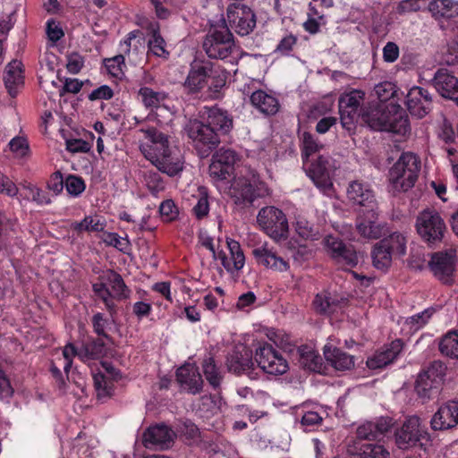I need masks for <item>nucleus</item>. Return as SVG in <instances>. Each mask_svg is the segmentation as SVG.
Masks as SVG:
<instances>
[{
  "mask_svg": "<svg viewBox=\"0 0 458 458\" xmlns=\"http://www.w3.org/2000/svg\"><path fill=\"white\" fill-rule=\"evenodd\" d=\"M347 199L353 207H359L356 228L360 236L367 239H378L383 226L378 220V202L376 193L369 182L352 181L347 188Z\"/></svg>",
  "mask_w": 458,
  "mask_h": 458,
  "instance_id": "obj_1",
  "label": "nucleus"
},
{
  "mask_svg": "<svg viewBox=\"0 0 458 458\" xmlns=\"http://www.w3.org/2000/svg\"><path fill=\"white\" fill-rule=\"evenodd\" d=\"M233 126V116L228 111L213 106L204 107L200 120H191L185 131L193 141L207 147L208 150H212L220 143V137L228 134Z\"/></svg>",
  "mask_w": 458,
  "mask_h": 458,
  "instance_id": "obj_2",
  "label": "nucleus"
},
{
  "mask_svg": "<svg viewBox=\"0 0 458 458\" xmlns=\"http://www.w3.org/2000/svg\"><path fill=\"white\" fill-rule=\"evenodd\" d=\"M369 125L377 131H385L405 135L410 131V123L405 111L396 102L378 104L371 108L367 115Z\"/></svg>",
  "mask_w": 458,
  "mask_h": 458,
  "instance_id": "obj_3",
  "label": "nucleus"
},
{
  "mask_svg": "<svg viewBox=\"0 0 458 458\" xmlns=\"http://www.w3.org/2000/svg\"><path fill=\"white\" fill-rule=\"evenodd\" d=\"M415 228L420 240L431 249L439 247L448 233L442 215L437 209L430 208L418 214Z\"/></svg>",
  "mask_w": 458,
  "mask_h": 458,
  "instance_id": "obj_4",
  "label": "nucleus"
},
{
  "mask_svg": "<svg viewBox=\"0 0 458 458\" xmlns=\"http://www.w3.org/2000/svg\"><path fill=\"white\" fill-rule=\"evenodd\" d=\"M421 169L420 157L411 151L403 152L389 170V181L399 191H408L415 186Z\"/></svg>",
  "mask_w": 458,
  "mask_h": 458,
  "instance_id": "obj_5",
  "label": "nucleus"
},
{
  "mask_svg": "<svg viewBox=\"0 0 458 458\" xmlns=\"http://www.w3.org/2000/svg\"><path fill=\"white\" fill-rule=\"evenodd\" d=\"M396 446L403 451L414 450L426 453L431 443V437L425 426L420 424L417 416L407 418L402 426L395 429Z\"/></svg>",
  "mask_w": 458,
  "mask_h": 458,
  "instance_id": "obj_6",
  "label": "nucleus"
},
{
  "mask_svg": "<svg viewBox=\"0 0 458 458\" xmlns=\"http://www.w3.org/2000/svg\"><path fill=\"white\" fill-rule=\"evenodd\" d=\"M202 47L207 55L212 59L224 60L231 55L235 47L234 37L224 18L210 24Z\"/></svg>",
  "mask_w": 458,
  "mask_h": 458,
  "instance_id": "obj_7",
  "label": "nucleus"
},
{
  "mask_svg": "<svg viewBox=\"0 0 458 458\" xmlns=\"http://www.w3.org/2000/svg\"><path fill=\"white\" fill-rule=\"evenodd\" d=\"M230 191L235 204L243 207H250L256 199L270 195L267 184L257 174H253L251 178H234Z\"/></svg>",
  "mask_w": 458,
  "mask_h": 458,
  "instance_id": "obj_8",
  "label": "nucleus"
},
{
  "mask_svg": "<svg viewBox=\"0 0 458 458\" xmlns=\"http://www.w3.org/2000/svg\"><path fill=\"white\" fill-rule=\"evenodd\" d=\"M447 367L442 360L432 361L422 369L415 382V392L424 402L436 398L441 392Z\"/></svg>",
  "mask_w": 458,
  "mask_h": 458,
  "instance_id": "obj_9",
  "label": "nucleus"
},
{
  "mask_svg": "<svg viewBox=\"0 0 458 458\" xmlns=\"http://www.w3.org/2000/svg\"><path fill=\"white\" fill-rule=\"evenodd\" d=\"M254 360L260 369L267 374L278 376L286 373L289 369L288 362L281 352L267 342L259 343Z\"/></svg>",
  "mask_w": 458,
  "mask_h": 458,
  "instance_id": "obj_10",
  "label": "nucleus"
},
{
  "mask_svg": "<svg viewBox=\"0 0 458 458\" xmlns=\"http://www.w3.org/2000/svg\"><path fill=\"white\" fill-rule=\"evenodd\" d=\"M262 230L272 239L280 241L288 236V221L285 214L274 206L262 208L257 216Z\"/></svg>",
  "mask_w": 458,
  "mask_h": 458,
  "instance_id": "obj_11",
  "label": "nucleus"
},
{
  "mask_svg": "<svg viewBox=\"0 0 458 458\" xmlns=\"http://www.w3.org/2000/svg\"><path fill=\"white\" fill-rule=\"evenodd\" d=\"M433 276L443 284L451 286L454 283L456 251L454 249L433 252L428 261Z\"/></svg>",
  "mask_w": 458,
  "mask_h": 458,
  "instance_id": "obj_12",
  "label": "nucleus"
},
{
  "mask_svg": "<svg viewBox=\"0 0 458 458\" xmlns=\"http://www.w3.org/2000/svg\"><path fill=\"white\" fill-rule=\"evenodd\" d=\"M227 21L240 36H247L256 27V15L253 10L242 3H233L227 6Z\"/></svg>",
  "mask_w": 458,
  "mask_h": 458,
  "instance_id": "obj_13",
  "label": "nucleus"
},
{
  "mask_svg": "<svg viewBox=\"0 0 458 458\" xmlns=\"http://www.w3.org/2000/svg\"><path fill=\"white\" fill-rule=\"evenodd\" d=\"M240 160L238 153L231 148H219L212 157L209 174L216 181H229L234 176L235 164Z\"/></svg>",
  "mask_w": 458,
  "mask_h": 458,
  "instance_id": "obj_14",
  "label": "nucleus"
},
{
  "mask_svg": "<svg viewBox=\"0 0 458 458\" xmlns=\"http://www.w3.org/2000/svg\"><path fill=\"white\" fill-rule=\"evenodd\" d=\"M251 255L258 266L276 272H286L290 268L289 262L281 257L276 247L267 242L259 243L251 250Z\"/></svg>",
  "mask_w": 458,
  "mask_h": 458,
  "instance_id": "obj_15",
  "label": "nucleus"
},
{
  "mask_svg": "<svg viewBox=\"0 0 458 458\" xmlns=\"http://www.w3.org/2000/svg\"><path fill=\"white\" fill-rule=\"evenodd\" d=\"M140 131L143 133V139L140 149L150 162L172 147L169 144L168 136L156 127L141 129Z\"/></svg>",
  "mask_w": 458,
  "mask_h": 458,
  "instance_id": "obj_16",
  "label": "nucleus"
},
{
  "mask_svg": "<svg viewBox=\"0 0 458 458\" xmlns=\"http://www.w3.org/2000/svg\"><path fill=\"white\" fill-rule=\"evenodd\" d=\"M280 348L284 352L296 357L300 365L305 369L320 373L323 369L322 357L310 346H296L290 343L281 342Z\"/></svg>",
  "mask_w": 458,
  "mask_h": 458,
  "instance_id": "obj_17",
  "label": "nucleus"
},
{
  "mask_svg": "<svg viewBox=\"0 0 458 458\" xmlns=\"http://www.w3.org/2000/svg\"><path fill=\"white\" fill-rule=\"evenodd\" d=\"M175 434L165 424L148 427L142 435V442L146 448L167 449L174 443Z\"/></svg>",
  "mask_w": 458,
  "mask_h": 458,
  "instance_id": "obj_18",
  "label": "nucleus"
},
{
  "mask_svg": "<svg viewBox=\"0 0 458 458\" xmlns=\"http://www.w3.org/2000/svg\"><path fill=\"white\" fill-rule=\"evenodd\" d=\"M405 104L412 116L423 118L432 108V98L427 89L414 86L408 91Z\"/></svg>",
  "mask_w": 458,
  "mask_h": 458,
  "instance_id": "obj_19",
  "label": "nucleus"
},
{
  "mask_svg": "<svg viewBox=\"0 0 458 458\" xmlns=\"http://www.w3.org/2000/svg\"><path fill=\"white\" fill-rule=\"evenodd\" d=\"M226 364L229 371L236 375L250 374L255 366L252 350L244 344L236 345L228 355Z\"/></svg>",
  "mask_w": 458,
  "mask_h": 458,
  "instance_id": "obj_20",
  "label": "nucleus"
},
{
  "mask_svg": "<svg viewBox=\"0 0 458 458\" xmlns=\"http://www.w3.org/2000/svg\"><path fill=\"white\" fill-rule=\"evenodd\" d=\"M307 175L316 187L324 194H327L333 189V182L328 169V159L318 156L306 169Z\"/></svg>",
  "mask_w": 458,
  "mask_h": 458,
  "instance_id": "obj_21",
  "label": "nucleus"
},
{
  "mask_svg": "<svg viewBox=\"0 0 458 458\" xmlns=\"http://www.w3.org/2000/svg\"><path fill=\"white\" fill-rule=\"evenodd\" d=\"M207 71L208 78H206L204 82V90L206 89L213 99H218L222 97V90L226 86L229 72L225 68L210 61H208Z\"/></svg>",
  "mask_w": 458,
  "mask_h": 458,
  "instance_id": "obj_22",
  "label": "nucleus"
},
{
  "mask_svg": "<svg viewBox=\"0 0 458 458\" xmlns=\"http://www.w3.org/2000/svg\"><path fill=\"white\" fill-rule=\"evenodd\" d=\"M176 380L190 394H197L202 391L204 381L199 368L193 363H186L178 368Z\"/></svg>",
  "mask_w": 458,
  "mask_h": 458,
  "instance_id": "obj_23",
  "label": "nucleus"
},
{
  "mask_svg": "<svg viewBox=\"0 0 458 458\" xmlns=\"http://www.w3.org/2000/svg\"><path fill=\"white\" fill-rule=\"evenodd\" d=\"M433 430H446L458 424V399L451 400L441 405L433 415L431 421Z\"/></svg>",
  "mask_w": 458,
  "mask_h": 458,
  "instance_id": "obj_24",
  "label": "nucleus"
},
{
  "mask_svg": "<svg viewBox=\"0 0 458 458\" xmlns=\"http://www.w3.org/2000/svg\"><path fill=\"white\" fill-rule=\"evenodd\" d=\"M151 163L162 173L169 176H175L183 169V158L176 147L166 148L160 157L153 159Z\"/></svg>",
  "mask_w": 458,
  "mask_h": 458,
  "instance_id": "obj_25",
  "label": "nucleus"
},
{
  "mask_svg": "<svg viewBox=\"0 0 458 458\" xmlns=\"http://www.w3.org/2000/svg\"><path fill=\"white\" fill-rule=\"evenodd\" d=\"M403 347L401 339L392 341L388 345H385L382 349L377 351L371 357L367 360V366L370 369H379L393 363Z\"/></svg>",
  "mask_w": 458,
  "mask_h": 458,
  "instance_id": "obj_26",
  "label": "nucleus"
},
{
  "mask_svg": "<svg viewBox=\"0 0 458 458\" xmlns=\"http://www.w3.org/2000/svg\"><path fill=\"white\" fill-rule=\"evenodd\" d=\"M432 84L443 98L454 100L458 106V79L447 69H438L432 79Z\"/></svg>",
  "mask_w": 458,
  "mask_h": 458,
  "instance_id": "obj_27",
  "label": "nucleus"
},
{
  "mask_svg": "<svg viewBox=\"0 0 458 458\" xmlns=\"http://www.w3.org/2000/svg\"><path fill=\"white\" fill-rule=\"evenodd\" d=\"M208 60H195L191 64L188 75L183 82V87L189 94H199L204 90V82L208 78Z\"/></svg>",
  "mask_w": 458,
  "mask_h": 458,
  "instance_id": "obj_28",
  "label": "nucleus"
},
{
  "mask_svg": "<svg viewBox=\"0 0 458 458\" xmlns=\"http://www.w3.org/2000/svg\"><path fill=\"white\" fill-rule=\"evenodd\" d=\"M227 248L230 257L228 258L225 251L218 252L217 258L221 260V264L227 272L233 273L241 270L245 264V256L239 242L227 239Z\"/></svg>",
  "mask_w": 458,
  "mask_h": 458,
  "instance_id": "obj_29",
  "label": "nucleus"
},
{
  "mask_svg": "<svg viewBox=\"0 0 458 458\" xmlns=\"http://www.w3.org/2000/svg\"><path fill=\"white\" fill-rule=\"evenodd\" d=\"M4 86L12 98H16L24 85L22 64L13 60L8 64L4 73Z\"/></svg>",
  "mask_w": 458,
  "mask_h": 458,
  "instance_id": "obj_30",
  "label": "nucleus"
},
{
  "mask_svg": "<svg viewBox=\"0 0 458 458\" xmlns=\"http://www.w3.org/2000/svg\"><path fill=\"white\" fill-rule=\"evenodd\" d=\"M331 259L339 267L344 271H350L354 278L360 281L367 279L365 276L352 271V268L355 267L359 263L358 253L352 245L345 244L343 248H341V250L337 251L335 254H333Z\"/></svg>",
  "mask_w": 458,
  "mask_h": 458,
  "instance_id": "obj_31",
  "label": "nucleus"
},
{
  "mask_svg": "<svg viewBox=\"0 0 458 458\" xmlns=\"http://www.w3.org/2000/svg\"><path fill=\"white\" fill-rule=\"evenodd\" d=\"M428 9L437 22H444L458 18V1L456 0H430Z\"/></svg>",
  "mask_w": 458,
  "mask_h": 458,
  "instance_id": "obj_32",
  "label": "nucleus"
},
{
  "mask_svg": "<svg viewBox=\"0 0 458 458\" xmlns=\"http://www.w3.org/2000/svg\"><path fill=\"white\" fill-rule=\"evenodd\" d=\"M104 340V338L99 336L87 335L86 339L81 341L80 359L82 361H86L103 358L106 353Z\"/></svg>",
  "mask_w": 458,
  "mask_h": 458,
  "instance_id": "obj_33",
  "label": "nucleus"
},
{
  "mask_svg": "<svg viewBox=\"0 0 458 458\" xmlns=\"http://www.w3.org/2000/svg\"><path fill=\"white\" fill-rule=\"evenodd\" d=\"M251 105L266 115L276 114L280 107L279 101L262 89L254 91L250 96Z\"/></svg>",
  "mask_w": 458,
  "mask_h": 458,
  "instance_id": "obj_34",
  "label": "nucleus"
},
{
  "mask_svg": "<svg viewBox=\"0 0 458 458\" xmlns=\"http://www.w3.org/2000/svg\"><path fill=\"white\" fill-rule=\"evenodd\" d=\"M92 292L97 300L101 301L110 317H114L117 312L116 304L114 301L111 290L107 287L105 275L99 276L98 282L92 284Z\"/></svg>",
  "mask_w": 458,
  "mask_h": 458,
  "instance_id": "obj_35",
  "label": "nucleus"
},
{
  "mask_svg": "<svg viewBox=\"0 0 458 458\" xmlns=\"http://www.w3.org/2000/svg\"><path fill=\"white\" fill-rule=\"evenodd\" d=\"M20 195L22 199L36 203L38 206L49 205L52 202L49 192L37 185L25 182L21 184Z\"/></svg>",
  "mask_w": 458,
  "mask_h": 458,
  "instance_id": "obj_36",
  "label": "nucleus"
},
{
  "mask_svg": "<svg viewBox=\"0 0 458 458\" xmlns=\"http://www.w3.org/2000/svg\"><path fill=\"white\" fill-rule=\"evenodd\" d=\"M149 38L148 41V51L157 57L168 59L170 53L166 50L165 40L159 31V24L157 22L151 24L149 27Z\"/></svg>",
  "mask_w": 458,
  "mask_h": 458,
  "instance_id": "obj_37",
  "label": "nucleus"
},
{
  "mask_svg": "<svg viewBox=\"0 0 458 458\" xmlns=\"http://www.w3.org/2000/svg\"><path fill=\"white\" fill-rule=\"evenodd\" d=\"M105 280L110 284L113 299L117 301L127 300L131 290L125 284L122 276L113 269H109L105 275Z\"/></svg>",
  "mask_w": 458,
  "mask_h": 458,
  "instance_id": "obj_38",
  "label": "nucleus"
},
{
  "mask_svg": "<svg viewBox=\"0 0 458 458\" xmlns=\"http://www.w3.org/2000/svg\"><path fill=\"white\" fill-rule=\"evenodd\" d=\"M201 365L206 380L214 391H218L224 378L221 368L211 356L206 357Z\"/></svg>",
  "mask_w": 458,
  "mask_h": 458,
  "instance_id": "obj_39",
  "label": "nucleus"
},
{
  "mask_svg": "<svg viewBox=\"0 0 458 458\" xmlns=\"http://www.w3.org/2000/svg\"><path fill=\"white\" fill-rule=\"evenodd\" d=\"M379 242L381 248H386L393 256L401 257L406 253V239L401 233H393Z\"/></svg>",
  "mask_w": 458,
  "mask_h": 458,
  "instance_id": "obj_40",
  "label": "nucleus"
},
{
  "mask_svg": "<svg viewBox=\"0 0 458 458\" xmlns=\"http://www.w3.org/2000/svg\"><path fill=\"white\" fill-rule=\"evenodd\" d=\"M438 348L443 355L458 360V330H450L444 335Z\"/></svg>",
  "mask_w": 458,
  "mask_h": 458,
  "instance_id": "obj_41",
  "label": "nucleus"
},
{
  "mask_svg": "<svg viewBox=\"0 0 458 458\" xmlns=\"http://www.w3.org/2000/svg\"><path fill=\"white\" fill-rule=\"evenodd\" d=\"M138 96L145 108L150 111L157 109L165 98V93L155 91L148 87H141L138 91Z\"/></svg>",
  "mask_w": 458,
  "mask_h": 458,
  "instance_id": "obj_42",
  "label": "nucleus"
},
{
  "mask_svg": "<svg viewBox=\"0 0 458 458\" xmlns=\"http://www.w3.org/2000/svg\"><path fill=\"white\" fill-rule=\"evenodd\" d=\"M110 318H106L104 313L97 312L90 319L93 332L98 336L106 341H111V336L108 335L107 329L111 327V324L114 321V317Z\"/></svg>",
  "mask_w": 458,
  "mask_h": 458,
  "instance_id": "obj_43",
  "label": "nucleus"
},
{
  "mask_svg": "<svg viewBox=\"0 0 458 458\" xmlns=\"http://www.w3.org/2000/svg\"><path fill=\"white\" fill-rule=\"evenodd\" d=\"M363 98V93L360 90H352L340 98L339 107L342 113L355 114Z\"/></svg>",
  "mask_w": 458,
  "mask_h": 458,
  "instance_id": "obj_44",
  "label": "nucleus"
},
{
  "mask_svg": "<svg viewBox=\"0 0 458 458\" xmlns=\"http://www.w3.org/2000/svg\"><path fill=\"white\" fill-rule=\"evenodd\" d=\"M301 157L303 159L304 165L308 161L309 157L318 152L322 148V145L318 142L314 135L309 131H304L301 137Z\"/></svg>",
  "mask_w": 458,
  "mask_h": 458,
  "instance_id": "obj_45",
  "label": "nucleus"
},
{
  "mask_svg": "<svg viewBox=\"0 0 458 458\" xmlns=\"http://www.w3.org/2000/svg\"><path fill=\"white\" fill-rule=\"evenodd\" d=\"M327 358L337 370L350 369L354 366L352 356L340 349H335L331 356H327Z\"/></svg>",
  "mask_w": 458,
  "mask_h": 458,
  "instance_id": "obj_46",
  "label": "nucleus"
},
{
  "mask_svg": "<svg viewBox=\"0 0 458 458\" xmlns=\"http://www.w3.org/2000/svg\"><path fill=\"white\" fill-rule=\"evenodd\" d=\"M104 64L107 72L112 77L121 80L124 75V69L126 68V64L123 54L117 55L111 58H106L104 60Z\"/></svg>",
  "mask_w": 458,
  "mask_h": 458,
  "instance_id": "obj_47",
  "label": "nucleus"
},
{
  "mask_svg": "<svg viewBox=\"0 0 458 458\" xmlns=\"http://www.w3.org/2000/svg\"><path fill=\"white\" fill-rule=\"evenodd\" d=\"M373 265L377 269L387 268L392 261L393 255L386 249L381 248V243L378 242L371 252Z\"/></svg>",
  "mask_w": 458,
  "mask_h": 458,
  "instance_id": "obj_48",
  "label": "nucleus"
},
{
  "mask_svg": "<svg viewBox=\"0 0 458 458\" xmlns=\"http://www.w3.org/2000/svg\"><path fill=\"white\" fill-rule=\"evenodd\" d=\"M360 458H389V452L379 444H363L358 453Z\"/></svg>",
  "mask_w": 458,
  "mask_h": 458,
  "instance_id": "obj_49",
  "label": "nucleus"
},
{
  "mask_svg": "<svg viewBox=\"0 0 458 458\" xmlns=\"http://www.w3.org/2000/svg\"><path fill=\"white\" fill-rule=\"evenodd\" d=\"M374 93L379 100V104H388L391 101L395 102L394 97L396 94V87L390 81H383L377 84L374 88Z\"/></svg>",
  "mask_w": 458,
  "mask_h": 458,
  "instance_id": "obj_50",
  "label": "nucleus"
},
{
  "mask_svg": "<svg viewBox=\"0 0 458 458\" xmlns=\"http://www.w3.org/2000/svg\"><path fill=\"white\" fill-rule=\"evenodd\" d=\"M209 213V201L207 189L199 188L198 200L192 208V214L198 220H202L208 216Z\"/></svg>",
  "mask_w": 458,
  "mask_h": 458,
  "instance_id": "obj_51",
  "label": "nucleus"
},
{
  "mask_svg": "<svg viewBox=\"0 0 458 458\" xmlns=\"http://www.w3.org/2000/svg\"><path fill=\"white\" fill-rule=\"evenodd\" d=\"M103 242L108 245L114 247L119 251L129 254L131 248V242L127 237L122 238L116 233L106 232L104 233Z\"/></svg>",
  "mask_w": 458,
  "mask_h": 458,
  "instance_id": "obj_52",
  "label": "nucleus"
},
{
  "mask_svg": "<svg viewBox=\"0 0 458 458\" xmlns=\"http://www.w3.org/2000/svg\"><path fill=\"white\" fill-rule=\"evenodd\" d=\"M72 229L78 233L82 232L98 233L104 230V225L99 220H96L90 216H86L81 221L75 222L72 225Z\"/></svg>",
  "mask_w": 458,
  "mask_h": 458,
  "instance_id": "obj_53",
  "label": "nucleus"
},
{
  "mask_svg": "<svg viewBox=\"0 0 458 458\" xmlns=\"http://www.w3.org/2000/svg\"><path fill=\"white\" fill-rule=\"evenodd\" d=\"M64 187L70 196L77 198L85 191L86 184L81 177L69 174L64 181Z\"/></svg>",
  "mask_w": 458,
  "mask_h": 458,
  "instance_id": "obj_54",
  "label": "nucleus"
},
{
  "mask_svg": "<svg viewBox=\"0 0 458 458\" xmlns=\"http://www.w3.org/2000/svg\"><path fill=\"white\" fill-rule=\"evenodd\" d=\"M297 41V37L289 33L279 40L274 53L280 56H291Z\"/></svg>",
  "mask_w": 458,
  "mask_h": 458,
  "instance_id": "obj_55",
  "label": "nucleus"
},
{
  "mask_svg": "<svg viewBox=\"0 0 458 458\" xmlns=\"http://www.w3.org/2000/svg\"><path fill=\"white\" fill-rule=\"evenodd\" d=\"M323 422L322 416L315 411H303L301 419V424L305 431H312L321 426Z\"/></svg>",
  "mask_w": 458,
  "mask_h": 458,
  "instance_id": "obj_56",
  "label": "nucleus"
},
{
  "mask_svg": "<svg viewBox=\"0 0 458 458\" xmlns=\"http://www.w3.org/2000/svg\"><path fill=\"white\" fill-rule=\"evenodd\" d=\"M313 307L317 313L322 315H329L335 310V302L332 301L329 297L320 293L315 296L313 301Z\"/></svg>",
  "mask_w": 458,
  "mask_h": 458,
  "instance_id": "obj_57",
  "label": "nucleus"
},
{
  "mask_svg": "<svg viewBox=\"0 0 458 458\" xmlns=\"http://www.w3.org/2000/svg\"><path fill=\"white\" fill-rule=\"evenodd\" d=\"M94 386L98 392V396H109L113 383L110 379L103 373H97L93 376Z\"/></svg>",
  "mask_w": 458,
  "mask_h": 458,
  "instance_id": "obj_58",
  "label": "nucleus"
},
{
  "mask_svg": "<svg viewBox=\"0 0 458 458\" xmlns=\"http://www.w3.org/2000/svg\"><path fill=\"white\" fill-rule=\"evenodd\" d=\"M159 213L165 222L174 221L179 211L173 199H165L159 206Z\"/></svg>",
  "mask_w": 458,
  "mask_h": 458,
  "instance_id": "obj_59",
  "label": "nucleus"
},
{
  "mask_svg": "<svg viewBox=\"0 0 458 458\" xmlns=\"http://www.w3.org/2000/svg\"><path fill=\"white\" fill-rule=\"evenodd\" d=\"M145 181L148 190L152 193H157L165 188L164 181L157 172L149 171L146 173Z\"/></svg>",
  "mask_w": 458,
  "mask_h": 458,
  "instance_id": "obj_60",
  "label": "nucleus"
},
{
  "mask_svg": "<svg viewBox=\"0 0 458 458\" xmlns=\"http://www.w3.org/2000/svg\"><path fill=\"white\" fill-rule=\"evenodd\" d=\"M433 314V310L430 309H427L421 312H419L407 319L409 325H411V328L414 330H418L425 326Z\"/></svg>",
  "mask_w": 458,
  "mask_h": 458,
  "instance_id": "obj_61",
  "label": "nucleus"
},
{
  "mask_svg": "<svg viewBox=\"0 0 458 458\" xmlns=\"http://www.w3.org/2000/svg\"><path fill=\"white\" fill-rule=\"evenodd\" d=\"M356 435L359 439L363 440L370 441L379 439L374 423L371 421H368L358 427Z\"/></svg>",
  "mask_w": 458,
  "mask_h": 458,
  "instance_id": "obj_62",
  "label": "nucleus"
},
{
  "mask_svg": "<svg viewBox=\"0 0 458 458\" xmlns=\"http://www.w3.org/2000/svg\"><path fill=\"white\" fill-rule=\"evenodd\" d=\"M323 242L325 249L330 258L333 256V254H335L337 251L341 250V248L345 245L342 239H340L338 236H334L331 234L327 235L324 238Z\"/></svg>",
  "mask_w": 458,
  "mask_h": 458,
  "instance_id": "obj_63",
  "label": "nucleus"
},
{
  "mask_svg": "<svg viewBox=\"0 0 458 458\" xmlns=\"http://www.w3.org/2000/svg\"><path fill=\"white\" fill-rule=\"evenodd\" d=\"M445 62L449 65H454L458 63V42L451 41L446 45L443 52Z\"/></svg>",
  "mask_w": 458,
  "mask_h": 458,
  "instance_id": "obj_64",
  "label": "nucleus"
}]
</instances>
